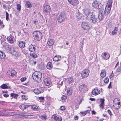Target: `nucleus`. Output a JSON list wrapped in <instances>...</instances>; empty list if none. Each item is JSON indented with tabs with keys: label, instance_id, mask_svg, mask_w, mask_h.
Returning a JSON list of instances; mask_svg holds the SVG:
<instances>
[{
	"label": "nucleus",
	"instance_id": "nucleus-56",
	"mask_svg": "<svg viewBox=\"0 0 121 121\" xmlns=\"http://www.w3.org/2000/svg\"><path fill=\"white\" fill-rule=\"evenodd\" d=\"M33 23L35 24L38 25L39 24L38 23V21H34L33 22Z\"/></svg>",
	"mask_w": 121,
	"mask_h": 121
},
{
	"label": "nucleus",
	"instance_id": "nucleus-58",
	"mask_svg": "<svg viewBox=\"0 0 121 121\" xmlns=\"http://www.w3.org/2000/svg\"><path fill=\"white\" fill-rule=\"evenodd\" d=\"M110 56L109 54L108 53H106V60L108 59L110 57Z\"/></svg>",
	"mask_w": 121,
	"mask_h": 121
},
{
	"label": "nucleus",
	"instance_id": "nucleus-53",
	"mask_svg": "<svg viewBox=\"0 0 121 121\" xmlns=\"http://www.w3.org/2000/svg\"><path fill=\"white\" fill-rule=\"evenodd\" d=\"M60 109L61 110H64L65 109V106H61L60 108Z\"/></svg>",
	"mask_w": 121,
	"mask_h": 121
},
{
	"label": "nucleus",
	"instance_id": "nucleus-34",
	"mask_svg": "<svg viewBox=\"0 0 121 121\" xmlns=\"http://www.w3.org/2000/svg\"><path fill=\"white\" fill-rule=\"evenodd\" d=\"M114 107L115 108L118 109L121 106L120 104H113Z\"/></svg>",
	"mask_w": 121,
	"mask_h": 121
},
{
	"label": "nucleus",
	"instance_id": "nucleus-50",
	"mask_svg": "<svg viewBox=\"0 0 121 121\" xmlns=\"http://www.w3.org/2000/svg\"><path fill=\"white\" fill-rule=\"evenodd\" d=\"M22 98L23 99L26 100L27 99V98L26 97L25 95H23L22 96Z\"/></svg>",
	"mask_w": 121,
	"mask_h": 121
},
{
	"label": "nucleus",
	"instance_id": "nucleus-13",
	"mask_svg": "<svg viewBox=\"0 0 121 121\" xmlns=\"http://www.w3.org/2000/svg\"><path fill=\"white\" fill-rule=\"evenodd\" d=\"M7 40L10 43H13L15 41V39L14 37L12 35H10L7 38Z\"/></svg>",
	"mask_w": 121,
	"mask_h": 121
},
{
	"label": "nucleus",
	"instance_id": "nucleus-23",
	"mask_svg": "<svg viewBox=\"0 0 121 121\" xmlns=\"http://www.w3.org/2000/svg\"><path fill=\"white\" fill-rule=\"evenodd\" d=\"M94 14L93 13L90 12H88L86 14V17L88 19H90V18Z\"/></svg>",
	"mask_w": 121,
	"mask_h": 121
},
{
	"label": "nucleus",
	"instance_id": "nucleus-60",
	"mask_svg": "<svg viewBox=\"0 0 121 121\" xmlns=\"http://www.w3.org/2000/svg\"><path fill=\"white\" fill-rule=\"evenodd\" d=\"M3 96L5 97H7L9 96V95L8 94H4L3 95Z\"/></svg>",
	"mask_w": 121,
	"mask_h": 121
},
{
	"label": "nucleus",
	"instance_id": "nucleus-1",
	"mask_svg": "<svg viewBox=\"0 0 121 121\" xmlns=\"http://www.w3.org/2000/svg\"><path fill=\"white\" fill-rule=\"evenodd\" d=\"M32 76L33 79L37 82H38L41 80L42 75L41 72L37 71L34 72Z\"/></svg>",
	"mask_w": 121,
	"mask_h": 121
},
{
	"label": "nucleus",
	"instance_id": "nucleus-45",
	"mask_svg": "<svg viewBox=\"0 0 121 121\" xmlns=\"http://www.w3.org/2000/svg\"><path fill=\"white\" fill-rule=\"evenodd\" d=\"M88 111V110H87L86 111L81 112L80 113L81 115L82 116H84L85 115H86V114H87Z\"/></svg>",
	"mask_w": 121,
	"mask_h": 121
},
{
	"label": "nucleus",
	"instance_id": "nucleus-38",
	"mask_svg": "<svg viewBox=\"0 0 121 121\" xmlns=\"http://www.w3.org/2000/svg\"><path fill=\"white\" fill-rule=\"evenodd\" d=\"M32 5L29 2H26V4L25 6L27 7L30 8L32 7Z\"/></svg>",
	"mask_w": 121,
	"mask_h": 121
},
{
	"label": "nucleus",
	"instance_id": "nucleus-48",
	"mask_svg": "<svg viewBox=\"0 0 121 121\" xmlns=\"http://www.w3.org/2000/svg\"><path fill=\"white\" fill-rule=\"evenodd\" d=\"M21 5L19 4H18L17 6V9L19 10V12L21 11Z\"/></svg>",
	"mask_w": 121,
	"mask_h": 121
},
{
	"label": "nucleus",
	"instance_id": "nucleus-63",
	"mask_svg": "<svg viewBox=\"0 0 121 121\" xmlns=\"http://www.w3.org/2000/svg\"><path fill=\"white\" fill-rule=\"evenodd\" d=\"M32 62L33 63V65H35L36 63V61H32Z\"/></svg>",
	"mask_w": 121,
	"mask_h": 121
},
{
	"label": "nucleus",
	"instance_id": "nucleus-22",
	"mask_svg": "<svg viewBox=\"0 0 121 121\" xmlns=\"http://www.w3.org/2000/svg\"><path fill=\"white\" fill-rule=\"evenodd\" d=\"M100 93V91L99 90L95 89L92 91V94L94 95H97L99 94Z\"/></svg>",
	"mask_w": 121,
	"mask_h": 121
},
{
	"label": "nucleus",
	"instance_id": "nucleus-5",
	"mask_svg": "<svg viewBox=\"0 0 121 121\" xmlns=\"http://www.w3.org/2000/svg\"><path fill=\"white\" fill-rule=\"evenodd\" d=\"M79 90L82 92H85L87 91V86L85 84H82L79 86Z\"/></svg>",
	"mask_w": 121,
	"mask_h": 121
},
{
	"label": "nucleus",
	"instance_id": "nucleus-26",
	"mask_svg": "<svg viewBox=\"0 0 121 121\" xmlns=\"http://www.w3.org/2000/svg\"><path fill=\"white\" fill-rule=\"evenodd\" d=\"M73 91V89L71 87L68 89L67 91V94L69 95H71Z\"/></svg>",
	"mask_w": 121,
	"mask_h": 121
},
{
	"label": "nucleus",
	"instance_id": "nucleus-35",
	"mask_svg": "<svg viewBox=\"0 0 121 121\" xmlns=\"http://www.w3.org/2000/svg\"><path fill=\"white\" fill-rule=\"evenodd\" d=\"M1 87L3 89H8L9 88L8 86L5 84H4L2 85Z\"/></svg>",
	"mask_w": 121,
	"mask_h": 121
},
{
	"label": "nucleus",
	"instance_id": "nucleus-47",
	"mask_svg": "<svg viewBox=\"0 0 121 121\" xmlns=\"http://www.w3.org/2000/svg\"><path fill=\"white\" fill-rule=\"evenodd\" d=\"M101 56L103 59L105 60L106 58V53H104L103 54H102Z\"/></svg>",
	"mask_w": 121,
	"mask_h": 121
},
{
	"label": "nucleus",
	"instance_id": "nucleus-4",
	"mask_svg": "<svg viewBox=\"0 0 121 121\" xmlns=\"http://www.w3.org/2000/svg\"><path fill=\"white\" fill-rule=\"evenodd\" d=\"M66 18V15L64 12L61 13L57 19L58 22L61 23L63 22Z\"/></svg>",
	"mask_w": 121,
	"mask_h": 121
},
{
	"label": "nucleus",
	"instance_id": "nucleus-20",
	"mask_svg": "<svg viewBox=\"0 0 121 121\" xmlns=\"http://www.w3.org/2000/svg\"><path fill=\"white\" fill-rule=\"evenodd\" d=\"M36 49V47L34 45L31 44L29 46V50L31 52L34 51Z\"/></svg>",
	"mask_w": 121,
	"mask_h": 121
},
{
	"label": "nucleus",
	"instance_id": "nucleus-9",
	"mask_svg": "<svg viewBox=\"0 0 121 121\" xmlns=\"http://www.w3.org/2000/svg\"><path fill=\"white\" fill-rule=\"evenodd\" d=\"M89 73V70L87 69H85L83 70L82 73V78H86L88 76Z\"/></svg>",
	"mask_w": 121,
	"mask_h": 121
},
{
	"label": "nucleus",
	"instance_id": "nucleus-3",
	"mask_svg": "<svg viewBox=\"0 0 121 121\" xmlns=\"http://www.w3.org/2000/svg\"><path fill=\"white\" fill-rule=\"evenodd\" d=\"M9 45H4V47H8V48L7 49L9 50L10 53L12 54H13L15 56H17L18 53L16 51L15 48L12 46H11L10 47H9Z\"/></svg>",
	"mask_w": 121,
	"mask_h": 121
},
{
	"label": "nucleus",
	"instance_id": "nucleus-64",
	"mask_svg": "<svg viewBox=\"0 0 121 121\" xmlns=\"http://www.w3.org/2000/svg\"><path fill=\"white\" fill-rule=\"evenodd\" d=\"M96 112L94 111H92V114H95Z\"/></svg>",
	"mask_w": 121,
	"mask_h": 121
},
{
	"label": "nucleus",
	"instance_id": "nucleus-31",
	"mask_svg": "<svg viewBox=\"0 0 121 121\" xmlns=\"http://www.w3.org/2000/svg\"><path fill=\"white\" fill-rule=\"evenodd\" d=\"M118 30V28L117 27H115L112 32V35H116L117 34V31Z\"/></svg>",
	"mask_w": 121,
	"mask_h": 121
},
{
	"label": "nucleus",
	"instance_id": "nucleus-62",
	"mask_svg": "<svg viewBox=\"0 0 121 121\" xmlns=\"http://www.w3.org/2000/svg\"><path fill=\"white\" fill-rule=\"evenodd\" d=\"M78 118V117L77 116H74V118L75 120H77Z\"/></svg>",
	"mask_w": 121,
	"mask_h": 121
},
{
	"label": "nucleus",
	"instance_id": "nucleus-21",
	"mask_svg": "<svg viewBox=\"0 0 121 121\" xmlns=\"http://www.w3.org/2000/svg\"><path fill=\"white\" fill-rule=\"evenodd\" d=\"M104 99H103L101 98L100 99L99 102L100 103V107L102 108H103L104 107Z\"/></svg>",
	"mask_w": 121,
	"mask_h": 121
},
{
	"label": "nucleus",
	"instance_id": "nucleus-6",
	"mask_svg": "<svg viewBox=\"0 0 121 121\" xmlns=\"http://www.w3.org/2000/svg\"><path fill=\"white\" fill-rule=\"evenodd\" d=\"M16 71L13 70H10L8 71L7 75L8 77L11 78L12 77L15 76H16Z\"/></svg>",
	"mask_w": 121,
	"mask_h": 121
},
{
	"label": "nucleus",
	"instance_id": "nucleus-14",
	"mask_svg": "<svg viewBox=\"0 0 121 121\" xmlns=\"http://www.w3.org/2000/svg\"><path fill=\"white\" fill-rule=\"evenodd\" d=\"M90 21L91 23H95L97 21V19L95 18L94 14L90 18Z\"/></svg>",
	"mask_w": 121,
	"mask_h": 121
},
{
	"label": "nucleus",
	"instance_id": "nucleus-49",
	"mask_svg": "<svg viewBox=\"0 0 121 121\" xmlns=\"http://www.w3.org/2000/svg\"><path fill=\"white\" fill-rule=\"evenodd\" d=\"M6 19L7 20H8L9 19V13H8L7 12H6Z\"/></svg>",
	"mask_w": 121,
	"mask_h": 121
},
{
	"label": "nucleus",
	"instance_id": "nucleus-39",
	"mask_svg": "<svg viewBox=\"0 0 121 121\" xmlns=\"http://www.w3.org/2000/svg\"><path fill=\"white\" fill-rule=\"evenodd\" d=\"M30 55L31 56L34 58H36L37 57V55L36 54L33 53H30Z\"/></svg>",
	"mask_w": 121,
	"mask_h": 121
},
{
	"label": "nucleus",
	"instance_id": "nucleus-32",
	"mask_svg": "<svg viewBox=\"0 0 121 121\" xmlns=\"http://www.w3.org/2000/svg\"><path fill=\"white\" fill-rule=\"evenodd\" d=\"M31 108L34 110L38 111L39 110V108L36 105L31 106Z\"/></svg>",
	"mask_w": 121,
	"mask_h": 121
},
{
	"label": "nucleus",
	"instance_id": "nucleus-2",
	"mask_svg": "<svg viewBox=\"0 0 121 121\" xmlns=\"http://www.w3.org/2000/svg\"><path fill=\"white\" fill-rule=\"evenodd\" d=\"M33 34L35 39L37 40H40L42 39V34L39 31H34Z\"/></svg>",
	"mask_w": 121,
	"mask_h": 121
},
{
	"label": "nucleus",
	"instance_id": "nucleus-17",
	"mask_svg": "<svg viewBox=\"0 0 121 121\" xmlns=\"http://www.w3.org/2000/svg\"><path fill=\"white\" fill-rule=\"evenodd\" d=\"M9 112L7 111L4 110L1 112H0V116H9Z\"/></svg>",
	"mask_w": 121,
	"mask_h": 121
},
{
	"label": "nucleus",
	"instance_id": "nucleus-11",
	"mask_svg": "<svg viewBox=\"0 0 121 121\" xmlns=\"http://www.w3.org/2000/svg\"><path fill=\"white\" fill-rule=\"evenodd\" d=\"M52 121H61L62 119L61 117H58L56 115H53L52 117Z\"/></svg>",
	"mask_w": 121,
	"mask_h": 121
},
{
	"label": "nucleus",
	"instance_id": "nucleus-41",
	"mask_svg": "<svg viewBox=\"0 0 121 121\" xmlns=\"http://www.w3.org/2000/svg\"><path fill=\"white\" fill-rule=\"evenodd\" d=\"M67 97L66 96L64 95H63L61 97V101L62 102H64L66 99Z\"/></svg>",
	"mask_w": 121,
	"mask_h": 121
},
{
	"label": "nucleus",
	"instance_id": "nucleus-27",
	"mask_svg": "<svg viewBox=\"0 0 121 121\" xmlns=\"http://www.w3.org/2000/svg\"><path fill=\"white\" fill-rule=\"evenodd\" d=\"M52 62H49L47 65V68L48 69H52Z\"/></svg>",
	"mask_w": 121,
	"mask_h": 121
},
{
	"label": "nucleus",
	"instance_id": "nucleus-29",
	"mask_svg": "<svg viewBox=\"0 0 121 121\" xmlns=\"http://www.w3.org/2000/svg\"><path fill=\"white\" fill-rule=\"evenodd\" d=\"M106 75V72L105 70H102L100 73V76L102 78L105 77Z\"/></svg>",
	"mask_w": 121,
	"mask_h": 121
},
{
	"label": "nucleus",
	"instance_id": "nucleus-16",
	"mask_svg": "<svg viewBox=\"0 0 121 121\" xmlns=\"http://www.w3.org/2000/svg\"><path fill=\"white\" fill-rule=\"evenodd\" d=\"M99 2L96 0H95L93 1L92 4L93 7L96 8H98L99 5Z\"/></svg>",
	"mask_w": 121,
	"mask_h": 121
},
{
	"label": "nucleus",
	"instance_id": "nucleus-15",
	"mask_svg": "<svg viewBox=\"0 0 121 121\" xmlns=\"http://www.w3.org/2000/svg\"><path fill=\"white\" fill-rule=\"evenodd\" d=\"M33 91L36 94H38L43 93L44 91V90L43 89L39 88L38 89H35Z\"/></svg>",
	"mask_w": 121,
	"mask_h": 121
},
{
	"label": "nucleus",
	"instance_id": "nucleus-40",
	"mask_svg": "<svg viewBox=\"0 0 121 121\" xmlns=\"http://www.w3.org/2000/svg\"><path fill=\"white\" fill-rule=\"evenodd\" d=\"M28 106H26L24 104H22L20 105L19 106L20 108L22 109H24L26 108H27Z\"/></svg>",
	"mask_w": 121,
	"mask_h": 121
},
{
	"label": "nucleus",
	"instance_id": "nucleus-57",
	"mask_svg": "<svg viewBox=\"0 0 121 121\" xmlns=\"http://www.w3.org/2000/svg\"><path fill=\"white\" fill-rule=\"evenodd\" d=\"M82 99V96L81 95H80L79 96L78 98V100H80L81 101Z\"/></svg>",
	"mask_w": 121,
	"mask_h": 121
},
{
	"label": "nucleus",
	"instance_id": "nucleus-28",
	"mask_svg": "<svg viewBox=\"0 0 121 121\" xmlns=\"http://www.w3.org/2000/svg\"><path fill=\"white\" fill-rule=\"evenodd\" d=\"M9 116H12L14 117L15 118H16V116L17 115L16 113L12 112H9Z\"/></svg>",
	"mask_w": 121,
	"mask_h": 121
},
{
	"label": "nucleus",
	"instance_id": "nucleus-59",
	"mask_svg": "<svg viewBox=\"0 0 121 121\" xmlns=\"http://www.w3.org/2000/svg\"><path fill=\"white\" fill-rule=\"evenodd\" d=\"M121 70V67H119L117 69V71L118 72H119Z\"/></svg>",
	"mask_w": 121,
	"mask_h": 121
},
{
	"label": "nucleus",
	"instance_id": "nucleus-30",
	"mask_svg": "<svg viewBox=\"0 0 121 121\" xmlns=\"http://www.w3.org/2000/svg\"><path fill=\"white\" fill-rule=\"evenodd\" d=\"M19 45L20 48H22L24 47L25 43L24 42L21 41L19 43Z\"/></svg>",
	"mask_w": 121,
	"mask_h": 121
},
{
	"label": "nucleus",
	"instance_id": "nucleus-42",
	"mask_svg": "<svg viewBox=\"0 0 121 121\" xmlns=\"http://www.w3.org/2000/svg\"><path fill=\"white\" fill-rule=\"evenodd\" d=\"M103 17L104 16L102 15V13H99L98 14V18L100 20H102Z\"/></svg>",
	"mask_w": 121,
	"mask_h": 121
},
{
	"label": "nucleus",
	"instance_id": "nucleus-7",
	"mask_svg": "<svg viewBox=\"0 0 121 121\" xmlns=\"http://www.w3.org/2000/svg\"><path fill=\"white\" fill-rule=\"evenodd\" d=\"M51 10V9L50 6L46 5L44 6V12L46 15L49 14L50 13Z\"/></svg>",
	"mask_w": 121,
	"mask_h": 121
},
{
	"label": "nucleus",
	"instance_id": "nucleus-61",
	"mask_svg": "<svg viewBox=\"0 0 121 121\" xmlns=\"http://www.w3.org/2000/svg\"><path fill=\"white\" fill-rule=\"evenodd\" d=\"M111 82H110L109 83V85L108 86V88L109 89L110 88H111Z\"/></svg>",
	"mask_w": 121,
	"mask_h": 121
},
{
	"label": "nucleus",
	"instance_id": "nucleus-55",
	"mask_svg": "<svg viewBox=\"0 0 121 121\" xmlns=\"http://www.w3.org/2000/svg\"><path fill=\"white\" fill-rule=\"evenodd\" d=\"M50 102H47L46 103L45 105L46 107H48L50 106Z\"/></svg>",
	"mask_w": 121,
	"mask_h": 121
},
{
	"label": "nucleus",
	"instance_id": "nucleus-12",
	"mask_svg": "<svg viewBox=\"0 0 121 121\" xmlns=\"http://www.w3.org/2000/svg\"><path fill=\"white\" fill-rule=\"evenodd\" d=\"M70 4L73 6H76L79 4L78 0H68Z\"/></svg>",
	"mask_w": 121,
	"mask_h": 121
},
{
	"label": "nucleus",
	"instance_id": "nucleus-10",
	"mask_svg": "<svg viewBox=\"0 0 121 121\" xmlns=\"http://www.w3.org/2000/svg\"><path fill=\"white\" fill-rule=\"evenodd\" d=\"M82 28L85 30H88L90 28V27L87 22H83L82 24Z\"/></svg>",
	"mask_w": 121,
	"mask_h": 121
},
{
	"label": "nucleus",
	"instance_id": "nucleus-52",
	"mask_svg": "<svg viewBox=\"0 0 121 121\" xmlns=\"http://www.w3.org/2000/svg\"><path fill=\"white\" fill-rule=\"evenodd\" d=\"M26 78L24 77L22 78L20 80L21 81V82H23L24 81H25L26 80Z\"/></svg>",
	"mask_w": 121,
	"mask_h": 121
},
{
	"label": "nucleus",
	"instance_id": "nucleus-24",
	"mask_svg": "<svg viewBox=\"0 0 121 121\" xmlns=\"http://www.w3.org/2000/svg\"><path fill=\"white\" fill-rule=\"evenodd\" d=\"M54 42L53 39H50L48 41L47 44L49 46H51L54 44Z\"/></svg>",
	"mask_w": 121,
	"mask_h": 121
},
{
	"label": "nucleus",
	"instance_id": "nucleus-43",
	"mask_svg": "<svg viewBox=\"0 0 121 121\" xmlns=\"http://www.w3.org/2000/svg\"><path fill=\"white\" fill-rule=\"evenodd\" d=\"M47 117L46 115H43L41 116V118L43 120H45L47 118Z\"/></svg>",
	"mask_w": 121,
	"mask_h": 121
},
{
	"label": "nucleus",
	"instance_id": "nucleus-51",
	"mask_svg": "<svg viewBox=\"0 0 121 121\" xmlns=\"http://www.w3.org/2000/svg\"><path fill=\"white\" fill-rule=\"evenodd\" d=\"M107 112L108 114L110 116H112V112L110 110L108 109L107 110Z\"/></svg>",
	"mask_w": 121,
	"mask_h": 121
},
{
	"label": "nucleus",
	"instance_id": "nucleus-25",
	"mask_svg": "<svg viewBox=\"0 0 121 121\" xmlns=\"http://www.w3.org/2000/svg\"><path fill=\"white\" fill-rule=\"evenodd\" d=\"M61 59V57L59 56H55L53 58V60L55 61H59Z\"/></svg>",
	"mask_w": 121,
	"mask_h": 121
},
{
	"label": "nucleus",
	"instance_id": "nucleus-36",
	"mask_svg": "<svg viewBox=\"0 0 121 121\" xmlns=\"http://www.w3.org/2000/svg\"><path fill=\"white\" fill-rule=\"evenodd\" d=\"M11 96L12 98L16 99L18 96V95L17 94L13 93L11 94Z\"/></svg>",
	"mask_w": 121,
	"mask_h": 121
},
{
	"label": "nucleus",
	"instance_id": "nucleus-19",
	"mask_svg": "<svg viewBox=\"0 0 121 121\" xmlns=\"http://www.w3.org/2000/svg\"><path fill=\"white\" fill-rule=\"evenodd\" d=\"M76 17L78 20H79L81 19L82 17V15L79 11L76 12Z\"/></svg>",
	"mask_w": 121,
	"mask_h": 121
},
{
	"label": "nucleus",
	"instance_id": "nucleus-46",
	"mask_svg": "<svg viewBox=\"0 0 121 121\" xmlns=\"http://www.w3.org/2000/svg\"><path fill=\"white\" fill-rule=\"evenodd\" d=\"M44 97H39V99L40 102H43L44 99Z\"/></svg>",
	"mask_w": 121,
	"mask_h": 121
},
{
	"label": "nucleus",
	"instance_id": "nucleus-18",
	"mask_svg": "<svg viewBox=\"0 0 121 121\" xmlns=\"http://www.w3.org/2000/svg\"><path fill=\"white\" fill-rule=\"evenodd\" d=\"M43 81L45 84L47 86H49L51 83V80L49 78H45Z\"/></svg>",
	"mask_w": 121,
	"mask_h": 121
},
{
	"label": "nucleus",
	"instance_id": "nucleus-54",
	"mask_svg": "<svg viewBox=\"0 0 121 121\" xmlns=\"http://www.w3.org/2000/svg\"><path fill=\"white\" fill-rule=\"evenodd\" d=\"M39 68L41 69H43L44 68V66L43 65L41 64L39 65Z\"/></svg>",
	"mask_w": 121,
	"mask_h": 121
},
{
	"label": "nucleus",
	"instance_id": "nucleus-8",
	"mask_svg": "<svg viewBox=\"0 0 121 121\" xmlns=\"http://www.w3.org/2000/svg\"><path fill=\"white\" fill-rule=\"evenodd\" d=\"M112 0H109L107 3L106 8L107 9L108 11H107V9H106V12L108 14H109L110 12L112 7Z\"/></svg>",
	"mask_w": 121,
	"mask_h": 121
},
{
	"label": "nucleus",
	"instance_id": "nucleus-33",
	"mask_svg": "<svg viewBox=\"0 0 121 121\" xmlns=\"http://www.w3.org/2000/svg\"><path fill=\"white\" fill-rule=\"evenodd\" d=\"M4 53L3 52L0 51V58H3L5 57Z\"/></svg>",
	"mask_w": 121,
	"mask_h": 121
},
{
	"label": "nucleus",
	"instance_id": "nucleus-44",
	"mask_svg": "<svg viewBox=\"0 0 121 121\" xmlns=\"http://www.w3.org/2000/svg\"><path fill=\"white\" fill-rule=\"evenodd\" d=\"M73 81V78H72L70 77L68 78L67 80V82L68 83H69L71 82L72 83Z\"/></svg>",
	"mask_w": 121,
	"mask_h": 121
},
{
	"label": "nucleus",
	"instance_id": "nucleus-37",
	"mask_svg": "<svg viewBox=\"0 0 121 121\" xmlns=\"http://www.w3.org/2000/svg\"><path fill=\"white\" fill-rule=\"evenodd\" d=\"M115 103L120 104V103L119 101V99L116 98L113 101V104H114Z\"/></svg>",
	"mask_w": 121,
	"mask_h": 121
}]
</instances>
